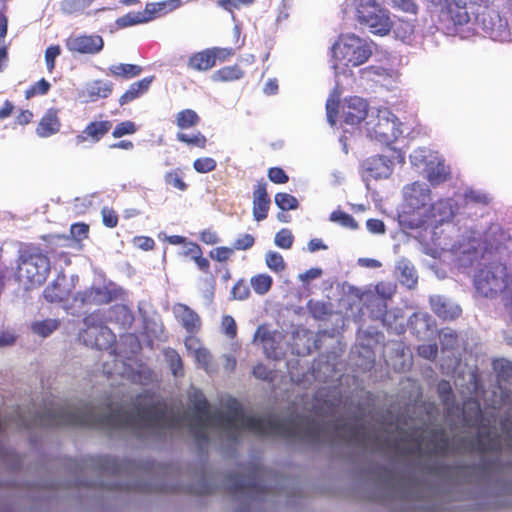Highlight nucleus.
Returning a JSON list of instances; mask_svg holds the SVG:
<instances>
[{
    "label": "nucleus",
    "mask_w": 512,
    "mask_h": 512,
    "mask_svg": "<svg viewBox=\"0 0 512 512\" xmlns=\"http://www.w3.org/2000/svg\"><path fill=\"white\" fill-rule=\"evenodd\" d=\"M457 0H446L441 9V16L455 26L466 25L470 21V13L467 5Z\"/></svg>",
    "instance_id": "16"
},
{
    "label": "nucleus",
    "mask_w": 512,
    "mask_h": 512,
    "mask_svg": "<svg viewBox=\"0 0 512 512\" xmlns=\"http://www.w3.org/2000/svg\"><path fill=\"white\" fill-rule=\"evenodd\" d=\"M136 131H137L136 124L133 121L126 120V121H122V122L118 123L114 127V129L112 131V136L114 138H121L125 135H132V134L136 133Z\"/></svg>",
    "instance_id": "43"
},
{
    "label": "nucleus",
    "mask_w": 512,
    "mask_h": 512,
    "mask_svg": "<svg viewBox=\"0 0 512 512\" xmlns=\"http://www.w3.org/2000/svg\"><path fill=\"white\" fill-rule=\"evenodd\" d=\"M231 294L235 300H246L250 296V289L245 280H238L232 287Z\"/></svg>",
    "instance_id": "48"
},
{
    "label": "nucleus",
    "mask_w": 512,
    "mask_h": 512,
    "mask_svg": "<svg viewBox=\"0 0 512 512\" xmlns=\"http://www.w3.org/2000/svg\"><path fill=\"white\" fill-rule=\"evenodd\" d=\"M121 289L108 286H92L78 294L76 299L84 305H105L119 298Z\"/></svg>",
    "instance_id": "12"
},
{
    "label": "nucleus",
    "mask_w": 512,
    "mask_h": 512,
    "mask_svg": "<svg viewBox=\"0 0 512 512\" xmlns=\"http://www.w3.org/2000/svg\"><path fill=\"white\" fill-rule=\"evenodd\" d=\"M217 163L211 157H200L194 160L193 168L198 173H209L216 169Z\"/></svg>",
    "instance_id": "45"
},
{
    "label": "nucleus",
    "mask_w": 512,
    "mask_h": 512,
    "mask_svg": "<svg viewBox=\"0 0 512 512\" xmlns=\"http://www.w3.org/2000/svg\"><path fill=\"white\" fill-rule=\"evenodd\" d=\"M405 208L400 214V223L409 229L431 227L428 202L431 191L423 183L413 182L404 187Z\"/></svg>",
    "instance_id": "3"
},
{
    "label": "nucleus",
    "mask_w": 512,
    "mask_h": 512,
    "mask_svg": "<svg viewBox=\"0 0 512 512\" xmlns=\"http://www.w3.org/2000/svg\"><path fill=\"white\" fill-rule=\"evenodd\" d=\"M83 337L86 346L90 349L98 352H116V337L106 326L89 328Z\"/></svg>",
    "instance_id": "9"
},
{
    "label": "nucleus",
    "mask_w": 512,
    "mask_h": 512,
    "mask_svg": "<svg viewBox=\"0 0 512 512\" xmlns=\"http://www.w3.org/2000/svg\"><path fill=\"white\" fill-rule=\"evenodd\" d=\"M102 222L108 228H114L118 224V215L115 210L103 207L101 210Z\"/></svg>",
    "instance_id": "55"
},
{
    "label": "nucleus",
    "mask_w": 512,
    "mask_h": 512,
    "mask_svg": "<svg viewBox=\"0 0 512 512\" xmlns=\"http://www.w3.org/2000/svg\"><path fill=\"white\" fill-rule=\"evenodd\" d=\"M49 247L44 251L39 245L27 243L20 247L16 259L15 279L25 290L41 287L51 272L48 254L54 253L52 246L65 247L70 241L65 235H45L41 237Z\"/></svg>",
    "instance_id": "1"
},
{
    "label": "nucleus",
    "mask_w": 512,
    "mask_h": 512,
    "mask_svg": "<svg viewBox=\"0 0 512 512\" xmlns=\"http://www.w3.org/2000/svg\"><path fill=\"white\" fill-rule=\"evenodd\" d=\"M50 83L42 78L25 91L26 99H30L36 95H45L50 90Z\"/></svg>",
    "instance_id": "44"
},
{
    "label": "nucleus",
    "mask_w": 512,
    "mask_h": 512,
    "mask_svg": "<svg viewBox=\"0 0 512 512\" xmlns=\"http://www.w3.org/2000/svg\"><path fill=\"white\" fill-rule=\"evenodd\" d=\"M149 17L146 15V10L141 12H129L117 19V24L120 27H128L136 24L149 22Z\"/></svg>",
    "instance_id": "35"
},
{
    "label": "nucleus",
    "mask_w": 512,
    "mask_h": 512,
    "mask_svg": "<svg viewBox=\"0 0 512 512\" xmlns=\"http://www.w3.org/2000/svg\"><path fill=\"white\" fill-rule=\"evenodd\" d=\"M255 243V239L251 234H243L238 237L233 243L234 250H248Z\"/></svg>",
    "instance_id": "58"
},
{
    "label": "nucleus",
    "mask_w": 512,
    "mask_h": 512,
    "mask_svg": "<svg viewBox=\"0 0 512 512\" xmlns=\"http://www.w3.org/2000/svg\"><path fill=\"white\" fill-rule=\"evenodd\" d=\"M465 200L467 203H475V204H482L487 205L489 204V197L486 194L480 193L475 190H470L465 193Z\"/></svg>",
    "instance_id": "59"
},
{
    "label": "nucleus",
    "mask_w": 512,
    "mask_h": 512,
    "mask_svg": "<svg viewBox=\"0 0 512 512\" xmlns=\"http://www.w3.org/2000/svg\"><path fill=\"white\" fill-rule=\"evenodd\" d=\"M183 4L182 0H164L161 2H150L145 6L146 15H148L149 20H153L157 17L164 16L179 7Z\"/></svg>",
    "instance_id": "25"
},
{
    "label": "nucleus",
    "mask_w": 512,
    "mask_h": 512,
    "mask_svg": "<svg viewBox=\"0 0 512 512\" xmlns=\"http://www.w3.org/2000/svg\"><path fill=\"white\" fill-rule=\"evenodd\" d=\"M61 49L59 45H51L45 51V62L49 72L55 67V60L60 55Z\"/></svg>",
    "instance_id": "54"
},
{
    "label": "nucleus",
    "mask_w": 512,
    "mask_h": 512,
    "mask_svg": "<svg viewBox=\"0 0 512 512\" xmlns=\"http://www.w3.org/2000/svg\"><path fill=\"white\" fill-rule=\"evenodd\" d=\"M69 294L70 290L67 287V279L62 272L43 290V297L49 303L65 301L68 299Z\"/></svg>",
    "instance_id": "20"
},
{
    "label": "nucleus",
    "mask_w": 512,
    "mask_h": 512,
    "mask_svg": "<svg viewBox=\"0 0 512 512\" xmlns=\"http://www.w3.org/2000/svg\"><path fill=\"white\" fill-rule=\"evenodd\" d=\"M234 254L232 247L220 246L209 252V256L217 262H227Z\"/></svg>",
    "instance_id": "49"
},
{
    "label": "nucleus",
    "mask_w": 512,
    "mask_h": 512,
    "mask_svg": "<svg viewBox=\"0 0 512 512\" xmlns=\"http://www.w3.org/2000/svg\"><path fill=\"white\" fill-rule=\"evenodd\" d=\"M164 181L167 185L179 191L183 192L188 189V184L183 180V173L179 168L166 172L164 175Z\"/></svg>",
    "instance_id": "36"
},
{
    "label": "nucleus",
    "mask_w": 512,
    "mask_h": 512,
    "mask_svg": "<svg viewBox=\"0 0 512 512\" xmlns=\"http://www.w3.org/2000/svg\"><path fill=\"white\" fill-rule=\"evenodd\" d=\"M61 321L56 318H48L44 320L34 321L30 325L33 334L46 338L60 327Z\"/></svg>",
    "instance_id": "30"
},
{
    "label": "nucleus",
    "mask_w": 512,
    "mask_h": 512,
    "mask_svg": "<svg viewBox=\"0 0 512 512\" xmlns=\"http://www.w3.org/2000/svg\"><path fill=\"white\" fill-rule=\"evenodd\" d=\"M294 237L290 230L281 229L275 235V244L276 246L282 249H289L292 247Z\"/></svg>",
    "instance_id": "50"
},
{
    "label": "nucleus",
    "mask_w": 512,
    "mask_h": 512,
    "mask_svg": "<svg viewBox=\"0 0 512 512\" xmlns=\"http://www.w3.org/2000/svg\"><path fill=\"white\" fill-rule=\"evenodd\" d=\"M90 101L107 98L113 91V83L106 80H95L86 89Z\"/></svg>",
    "instance_id": "29"
},
{
    "label": "nucleus",
    "mask_w": 512,
    "mask_h": 512,
    "mask_svg": "<svg viewBox=\"0 0 512 512\" xmlns=\"http://www.w3.org/2000/svg\"><path fill=\"white\" fill-rule=\"evenodd\" d=\"M276 205L283 211L295 210L298 208V200L291 194L279 192L274 197Z\"/></svg>",
    "instance_id": "39"
},
{
    "label": "nucleus",
    "mask_w": 512,
    "mask_h": 512,
    "mask_svg": "<svg viewBox=\"0 0 512 512\" xmlns=\"http://www.w3.org/2000/svg\"><path fill=\"white\" fill-rule=\"evenodd\" d=\"M367 229L374 234H382L385 232V224L382 220L372 218L366 222Z\"/></svg>",
    "instance_id": "63"
},
{
    "label": "nucleus",
    "mask_w": 512,
    "mask_h": 512,
    "mask_svg": "<svg viewBox=\"0 0 512 512\" xmlns=\"http://www.w3.org/2000/svg\"><path fill=\"white\" fill-rule=\"evenodd\" d=\"M476 291L483 297L494 298L499 293L508 315L512 318V273L501 265L485 266L474 277Z\"/></svg>",
    "instance_id": "2"
},
{
    "label": "nucleus",
    "mask_w": 512,
    "mask_h": 512,
    "mask_svg": "<svg viewBox=\"0 0 512 512\" xmlns=\"http://www.w3.org/2000/svg\"><path fill=\"white\" fill-rule=\"evenodd\" d=\"M222 332L230 339L237 335V325L234 318L230 315H225L221 321Z\"/></svg>",
    "instance_id": "51"
},
{
    "label": "nucleus",
    "mask_w": 512,
    "mask_h": 512,
    "mask_svg": "<svg viewBox=\"0 0 512 512\" xmlns=\"http://www.w3.org/2000/svg\"><path fill=\"white\" fill-rule=\"evenodd\" d=\"M184 344L188 352H206L202 340L198 337V333H188Z\"/></svg>",
    "instance_id": "47"
},
{
    "label": "nucleus",
    "mask_w": 512,
    "mask_h": 512,
    "mask_svg": "<svg viewBox=\"0 0 512 512\" xmlns=\"http://www.w3.org/2000/svg\"><path fill=\"white\" fill-rule=\"evenodd\" d=\"M332 66L335 70L358 67L372 55L370 45L359 36L341 34L331 47Z\"/></svg>",
    "instance_id": "4"
},
{
    "label": "nucleus",
    "mask_w": 512,
    "mask_h": 512,
    "mask_svg": "<svg viewBox=\"0 0 512 512\" xmlns=\"http://www.w3.org/2000/svg\"><path fill=\"white\" fill-rule=\"evenodd\" d=\"M277 332L269 329L268 325H259L253 337V342L264 352H274L277 344Z\"/></svg>",
    "instance_id": "23"
},
{
    "label": "nucleus",
    "mask_w": 512,
    "mask_h": 512,
    "mask_svg": "<svg viewBox=\"0 0 512 512\" xmlns=\"http://www.w3.org/2000/svg\"><path fill=\"white\" fill-rule=\"evenodd\" d=\"M215 65L214 56L209 48L193 53L187 62V66L195 71H207Z\"/></svg>",
    "instance_id": "26"
},
{
    "label": "nucleus",
    "mask_w": 512,
    "mask_h": 512,
    "mask_svg": "<svg viewBox=\"0 0 512 512\" xmlns=\"http://www.w3.org/2000/svg\"><path fill=\"white\" fill-rule=\"evenodd\" d=\"M142 70V67L136 64L120 63L109 66L107 75L116 79L129 80L139 76Z\"/></svg>",
    "instance_id": "27"
},
{
    "label": "nucleus",
    "mask_w": 512,
    "mask_h": 512,
    "mask_svg": "<svg viewBox=\"0 0 512 512\" xmlns=\"http://www.w3.org/2000/svg\"><path fill=\"white\" fill-rule=\"evenodd\" d=\"M356 17L359 23L366 25L373 34L383 36L390 32L389 15L375 1L361 2Z\"/></svg>",
    "instance_id": "5"
},
{
    "label": "nucleus",
    "mask_w": 512,
    "mask_h": 512,
    "mask_svg": "<svg viewBox=\"0 0 512 512\" xmlns=\"http://www.w3.org/2000/svg\"><path fill=\"white\" fill-rule=\"evenodd\" d=\"M60 110L51 107L40 118L35 133L40 138H49L60 132L62 123L59 117Z\"/></svg>",
    "instance_id": "15"
},
{
    "label": "nucleus",
    "mask_w": 512,
    "mask_h": 512,
    "mask_svg": "<svg viewBox=\"0 0 512 512\" xmlns=\"http://www.w3.org/2000/svg\"><path fill=\"white\" fill-rule=\"evenodd\" d=\"M95 0H64L62 10L67 14H73L89 7Z\"/></svg>",
    "instance_id": "41"
},
{
    "label": "nucleus",
    "mask_w": 512,
    "mask_h": 512,
    "mask_svg": "<svg viewBox=\"0 0 512 512\" xmlns=\"http://www.w3.org/2000/svg\"><path fill=\"white\" fill-rule=\"evenodd\" d=\"M197 268L204 274H210V262L209 260L203 256V252L199 255L195 256L193 259Z\"/></svg>",
    "instance_id": "64"
},
{
    "label": "nucleus",
    "mask_w": 512,
    "mask_h": 512,
    "mask_svg": "<svg viewBox=\"0 0 512 512\" xmlns=\"http://www.w3.org/2000/svg\"><path fill=\"white\" fill-rule=\"evenodd\" d=\"M209 50L210 52H212V55L214 56L215 63L217 62V60H219L220 62H224L234 55L233 48L212 47L209 48Z\"/></svg>",
    "instance_id": "60"
},
{
    "label": "nucleus",
    "mask_w": 512,
    "mask_h": 512,
    "mask_svg": "<svg viewBox=\"0 0 512 512\" xmlns=\"http://www.w3.org/2000/svg\"><path fill=\"white\" fill-rule=\"evenodd\" d=\"M339 110V101L335 98H328L326 101V115L327 120L331 125H335L338 111Z\"/></svg>",
    "instance_id": "53"
},
{
    "label": "nucleus",
    "mask_w": 512,
    "mask_h": 512,
    "mask_svg": "<svg viewBox=\"0 0 512 512\" xmlns=\"http://www.w3.org/2000/svg\"><path fill=\"white\" fill-rule=\"evenodd\" d=\"M112 128V122L109 120L91 121L86 127L75 136L76 146H82L84 143H98Z\"/></svg>",
    "instance_id": "14"
},
{
    "label": "nucleus",
    "mask_w": 512,
    "mask_h": 512,
    "mask_svg": "<svg viewBox=\"0 0 512 512\" xmlns=\"http://www.w3.org/2000/svg\"><path fill=\"white\" fill-rule=\"evenodd\" d=\"M154 80V76L142 78L136 82H133L128 89L119 97L120 106H124L141 96H143L149 90L151 83Z\"/></svg>",
    "instance_id": "22"
},
{
    "label": "nucleus",
    "mask_w": 512,
    "mask_h": 512,
    "mask_svg": "<svg viewBox=\"0 0 512 512\" xmlns=\"http://www.w3.org/2000/svg\"><path fill=\"white\" fill-rule=\"evenodd\" d=\"M172 312L177 323L187 333H199L202 328V320L199 314L183 303H175Z\"/></svg>",
    "instance_id": "13"
},
{
    "label": "nucleus",
    "mask_w": 512,
    "mask_h": 512,
    "mask_svg": "<svg viewBox=\"0 0 512 512\" xmlns=\"http://www.w3.org/2000/svg\"><path fill=\"white\" fill-rule=\"evenodd\" d=\"M367 309L370 311L371 318L380 319L388 331L395 334H402L405 331L403 317H397L391 312L387 311V303L383 298L370 297L366 304Z\"/></svg>",
    "instance_id": "8"
},
{
    "label": "nucleus",
    "mask_w": 512,
    "mask_h": 512,
    "mask_svg": "<svg viewBox=\"0 0 512 512\" xmlns=\"http://www.w3.org/2000/svg\"><path fill=\"white\" fill-rule=\"evenodd\" d=\"M176 139L191 147H197L200 149H204L207 145V138L200 131L194 133L192 135H188L184 132L178 131L176 134Z\"/></svg>",
    "instance_id": "34"
},
{
    "label": "nucleus",
    "mask_w": 512,
    "mask_h": 512,
    "mask_svg": "<svg viewBox=\"0 0 512 512\" xmlns=\"http://www.w3.org/2000/svg\"><path fill=\"white\" fill-rule=\"evenodd\" d=\"M428 208L432 228H437L444 222L450 221L454 216L450 199H440L434 203L428 202Z\"/></svg>",
    "instance_id": "19"
},
{
    "label": "nucleus",
    "mask_w": 512,
    "mask_h": 512,
    "mask_svg": "<svg viewBox=\"0 0 512 512\" xmlns=\"http://www.w3.org/2000/svg\"><path fill=\"white\" fill-rule=\"evenodd\" d=\"M268 178L275 184H285L289 181L286 172L280 167H272L268 170Z\"/></svg>",
    "instance_id": "56"
},
{
    "label": "nucleus",
    "mask_w": 512,
    "mask_h": 512,
    "mask_svg": "<svg viewBox=\"0 0 512 512\" xmlns=\"http://www.w3.org/2000/svg\"><path fill=\"white\" fill-rule=\"evenodd\" d=\"M70 233L75 240L82 241L88 237L89 225L83 222L74 223L71 225Z\"/></svg>",
    "instance_id": "52"
},
{
    "label": "nucleus",
    "mask_w": 512,
    "mask_h": 512,
    "mask_svg": "<svg viewBox=\"0 0 512 512\" xmlns=\"http://www.w3.org/2000/svg\"><path fill=\"white\" fill-rule=\"evenodd\" d=\"M398 118L387 108L379 109L376 122L370 130L371 136L381 143L390 144L402 133Z\"/></svg>",
    "instance_id": "7"
},
{
    "label": "nucleus",
    "mask_w": 512,
    "mask_h": 512,
    "mask_svg": "<svg viewBox=\"0 0 512 512\" xmlns=\"http://www.w3.org/2000/svg\"><path fill=\"white\" fill-rule=\"evenodd\" d=\"M250 284L256 294L265 295L270 291L273 279L270 275L261 273L251 277Z\"/></svg>",
    "instance_id": "33"
},
{
    "label": "nucleus",
    "mask_w": 512,
    "mask_h": 512,
    "mask_svg": "<svg viewBox=\"0 0 512 512\" xmlns=\"http://www.w3.org/2000/svg\"><path fill=\"white\" fill-rule=\"evenodd\" d=\"M367 115L368 103L358 96L346 98L341 105V118L346 125H358Z\"/></svg>",
    "instance_id": "11"
},
{
    "label": "nucleus",
    "mask_w": 512,
    "mask_h": 512,
    "mask_svg": "<svg viewBox=\"0 0 512 512\" xmlns=\"http://www.w3.org/2000/svg\"><path fill=\"white\" fill-rule=\"evenodd\" d=\"M104 40L97 34L72 35L66 39V48L71 53L94 55L102 51Z\"/></svg>",
    "instance_id": "10"
},
{
    "label": "nucleus",
    "mask_w": 512,
    "mask_h": 512,
    "mask_svg": "<svg viewBox=\"0 0 512 512\" xmlns=\"http://www.w3.org/2000/svg\"><path fill=\"white\" fill-rule=\"evenodd\" d=\"M439 341L442 352L458 350L461 347V340L456 331L451 328H442L439 331Z\"/></svg>",
    "instance_id": "31"
},
{
    "label": "nucleus",
    "mask_w": 512,
    "mask_h": 512,
    "mask_svg": "<svg viewBox=\"0 0 512 512\" xmlns=\"http://www.w3.org/2000/svg\"><path fill=\"white\" fill-rule=\"evenodd\" d=\"M430 304L432 311L443 320H454L462 313L458 305L447 302L441 296L431 297Z\"/></svg>",
    "instance_id": "21"
},
{
    "label": "nucleus",
    "mask_w": 512,
    "mask_h": 512,
    "mask_svg": "<svg viewBox=\"0 0 512 512\" xmlns=\"http://www.w3.org/2000/svg\"><path fill=\"white\" fill-rule=\"evenodd\" d=\"M307 309L315 319L321 320L329 315V309L327 305L321 301L309 300L307 303Z\"/></svg>",
    "instance_id": "42"
},
{
    "label": "nucleus",
    "mask_w": 512,
    "mask_h": 512,
    "mask_svg": "<svg viewBox=\"0 0 512 512\" xmlns=\"http://www.w3.org/2000/svg\"><path fill=\"white\" fill-rule=\"evenodd\" d=\"M244 75L245 72L242 70V68L239 65L234 64L224 66L216 70L212 74L211 79L214 82H233L242 79Z\"/></svg>",
    "instance_id": "28"
},
{
    "label": "nucleus",
    "mask_w": 512,
    "mask_h": 512,
    "mask_svg": "<svg viewBox=\"0 0 512 512\" xmlns=\"http://www.w3.org/2000/svg\"><path fill=\"white\" fill-rule=\"evenodd\" d=\"M330 220L333 222H337L341 226L351 230H355L358 228V224L354 217L341 210L333 211L330 214Z\"/></svg>",
    "instance_id": "40"
},
{
    "label": "nucleus",
    "mask_w": 512,
    "mask_h": 512,
    "mask_svg": "<svg viewBox=\"0 0 512 512\" xmlns=\"http://www.w3.org/2000/svg\"><path fill=\"white\" fill-rule=\"evenodd\" d=\"M265 262L267 267L275 273H282L286 269V263L282 255L278 252H267L265 255Z\"/></svg>",
    "instance_id": "38"
},
{
    "label": "nucleus",
    "mask_w": 512,
    "mask_h": 512,
    "mask_svg": "<svg viewBox=\"0 0 512 512\" xmlns=\"http://www.w3.org/2000/svg\"><path fill=\"white\" fill-rule=\"evenodd\" d=\"M199 237L200 240L207 245H214L220 241L218 234L211 229L201 231Z\"/></svg>",
    "instance_id": "62"
},
{
    "label": "nucleus",
    "mask_w": 512,
    "mask_h": 512,
    "mask_svg": "<svg viewBox=\"0 0 512 512\" xmlns=\"http://www.w3.org/2000/svg\"><path fill=\"white\" fill-rule=\"evenodd\" d=\"M398 279L401 284L408 288H413L417 284V272L414 267L409 266L408 264L400 265Z\"/></svg>",
    "instance_id": "37"
},
{
    "label": "nucleus",
    "mask_w": 512,
    "mask_h": 512,
    "mask_svg": "<svg viewBox=\"0 0 512 512\" xmlns=\"http://www.w3.org/2000/svg\"><path fill=\"white\" fill-rule=\"evenodd\" d=\"M18 339L15 329L0 326V348L13 346Z\"/></svg>",
    "instance_id": "46"
},
{
    "label": "nucleus",
    "mask_w": 512,
    "mask_h": 512,
    "mask_svg": "<svg viewBox=\"0 0 512 512\" xmlns=\"http://www.w3.org/2000/svg\"><path fill=\"white\" fill-rule=\"evenodd\" d=\"M426 178L432 186L445 182L450 175L448 167L442 161H429L425 165Z\"/></svg>",
    "instance_id": "24"
},
{
    "label": "nucleus",
    "mask_w": 512,
    "mask_h": 512,
    "mask_svg": "<svg viewBox=\"0 0 512 512\" xmlns=\"http://www.w3.org/2000/svg\"><path fill=\"white\" fill-rule=\"evenodd\" d=\"M271 200L267 192V184L264 180L258 181L253 191V217L256 221L267 218Z\"/></svg>",
    "instance_id": "18"
},
{
    "label": "nucleus",
    "mask_w": 512,
    "mask_h": 512,
    "mask_svg": "<svg viewBox=\"0 0 512 512\" xmlns=\"http://www.w3.org/2000/svg\"><path fill=\"white\" fill-rule=\"evenodd\" d=\"M362 167L368 178L381 179L387 178L393 171L392 161L382 155H374L367 158Z\"/></svg>",
    "instance_id": "17"
},
{
    "label": "nucleus",
    "mask_w": 512,
    "mask_h": 512,
    "mask_svg": "<svg viewBox=\"0 0 512 512\" xmlns=\"http://www.w3.org/2000/svg\"><path fill=\"white\" fill-rule=\"evenodd\" d=\"M133 244L144 251H150L155 247V241L148 236H136L133 239Z\"/></svg>",
    "instance_id": "61"
},
{
    "label": "nucleus",
    "mask_w": 512,
    "mask_h": 512,
    "mask_svg": "<svg viewBox=\"0 0 512 512\" xmlns=\"http://www.w3.org/2000/svg\"><path fill=\"white\" fill-rule=\"evenodd\" d=\"M411 333L423 344L418 345L417 352H438L435 342L425 344L434 338L436 325L430 315L426 313H414L409 320Z\"/></svg>",
    "instance_id": "6"
},
{
    "label": "nucleus",
    "mask_w": 512,
    "mask_h": 512,
    "mask_svg": "<svg viewBox=\"0 0 512 512\" xmlns=\"http://www.w3.org/2000/svg\"><path fill=\"white\" fill-rule=\"evenodd\" d=\"M175 123L179 131L196 127L200 123V117L193 109H183L175 116Z\"/></svg>",
    "instance_id": "32"
},
{
    "label": "nucleus",
    "mask_w": 512,
    "mask_h": 512,
    "mask_svg": "<svg viewBox=\"0 0 512 512\" xmlns=\"http://www.w3.org/2000/svg\"><path fill=\"white\" fill-rule=\"evenodd\" d=\"M388 4L411 14H416L418 11V6L413 0H392Z\"/></svg>",
    "instance_id": "57"
}]
</instances>
